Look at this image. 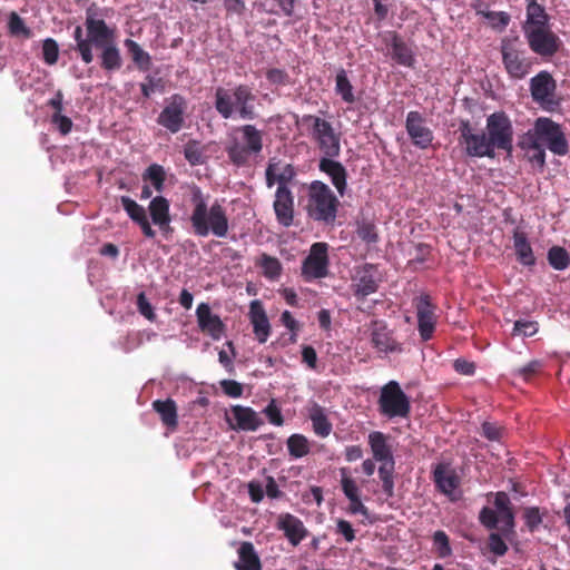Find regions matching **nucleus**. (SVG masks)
Here are the masks:
<instances>
[{"instance_id":"obj_24","label":"nucleus","mask_w":570,"mask_h":570,"mask_svg":"<svg viewBox=\"0 0 570 570\" xmlns=\"http://www.w3.org/2000/svg\"><path fill=\"white\" fill-rule=\"evenodd\" d=\"M386 46L391 50L392 59L399 65L412 67L415 58L412 49L395 33L389 32L385 36Z\"/></svg>"},{"instance_id":"obj_18","label":"nucleus","mask_w":570,"mask_h":570,"mask_svg":"<svg viewBox=\"0 0 570 570\" xmlns=\"http://www.w3.org/2000/svg\"><path fill=\"white\" fill-rule=\"evenodd\" d=\"M557 82L550 72L543 70L530 79V92L532 99L542 105L554 104Z\"/></svg>"},{"instance_id":"obj_3","label":"nucleus","mask_w":570,"mask_h":570,"mask_svg":"<svg viewBox=\"0 0 570 570\" xmlns=\"http://www.w3.org/2000/svg\"><path fill=\"white\" fill-rule=\"evenodd\" d=\"M85 26L86 37H83L82 28L77 26L73 31V39L82 61L90 63L94 60L92 47L99 49L115 41V32L102 19L94 18L90 14L87 16Z\"/></svg>"},{"instance_id":"obj_31","label":"nucleus","mask_w":570,"mask_h":570,"mask_svg":"<svg viewBox=\"0 0 570 570\" xmlns=\"http://www.w3.org/2000/svg\"><path fill=\"white\" fill-rule=\"evenodd\" d=\"M513 247L518 261L524 266H533L535 264V257L528 240L527 235L523 232L515 230L513 234Z\"/></svg>"},{"instance_id":"obj_14","label":"nucleus","mask_w":570,"mask_h":570,"mask_svg":"<svg viewBox=\"0 0 570 570\" xmlns=\"http://www.w3.org/2000/svg\"><path fill=\"white\" fill-rule=\"evenodd\" d=\"M405 130L411 142L420 148H429L434 139L432 129L426 124V118L420 111H409L405 119Z\"/></svg>"},{"instance_id":"obj_11","label":"nucleus","mask_w":570,"mask_h":570,"mask_svg":"<svg viewBox=\"0 0 570 570\" xmlns=\"http://www.w3.org/2000/svg\"><path fill=\"white\" fill-rule=\"evenodd\" d=\"M524 36L530 49L541 57H552L562 43L560 38L546 26H525Z\"/></svg>"},{"instance_id":"obj_29","label":"nucleus","mask_w":570,"mask_h":570,"mask_svg":"<svg viewBox=\"0 0 570 570\" xmlns=\"http://www.w3.org/2000/svg\"><path fill=\"white\" fill-rule=\"evenodd\" d=\"M233 413L237 426L240 430L256 431L263 424V420L261 419L258 413L250 407L236 405L233 409Z\"/></svg>"},{"instance_id":"obj_8","label":"nucleus","mask_w":570,"mask_h":570,"mask_svg":"<svg viewBox=\"0 0 570 570\" xmlns=\"http://www.w3.org/2000/svg\"><path fill=\"white\" fill-rule=\"evenodd\" d=\"M301 121L311 127V136L324 156L337 157L340 155V136L327 120L314 115H304Z\"/></svg>"},{"instance_id":"obj_23","label":"nucleus","mask_w":570,"mask_h":570,"mask_svg":"<svg viewBox=\"0 0 570 570\" xmlns=\"http://www.w3.org/2000/svg\"><path fill=\"white\" fill-rule=\"evenodd\" d=\"M120 202L130 219L140 227L142 234L147 238H154L156 236V232L151 227V223L148 219L145 207L128 196H121Z\"/></svg>"},{"instance_id":"obj_15","label":"nucleus","mask_w":570,"mask_h":570,"mask_svg":"<svg viewBox=\"0 0 570 570\" xmlns=\"http://www.w3.org/2000/svg\"><path fill=\"white\" fill-rule=\"evenodd\" d=\"M187 102L180 95H173L158 116L157 122L171 134L178 132L184 125Z\"/></svg>"},{"instance_id":"obj_7","label":"nucleus","mask_w":570,"mask_h":570,"mask_svg":"<svg viewBox=\"0 0 570 570\" xmlns=\"http://www.w3.org/2000/svg\"><path fill=\"white\" fill-rule=\"evenodd\" d=\"M502 63L510 78L521 80L532 68V58L527 55L518 39H504L501 43Z\"/></svg>"},{"instance_id":"obj_63","label":"nucleus","mask_w":570,"mask_h":570,"mask_svg":"<svg viewBox=\"0 0 570 570\" xmlns=\"http://www.w3.org/2000/svg\"><path fill=\"white\" fill-rule=\"evenodd\" d=\"M454 370L463 375H472L475 371V365L472 362H469L463 358H458L453 363Z\"/></svg>"},{"instance_id":"obj_30","label":"nucleus","mask_w":570,"mask_h":570,"mask_svg":"<svg viewBox=\"0 0 570 570\" xmlns=\"http://www.w3.org/2000/svg\"><path fill=\"white\" fill-rule=\"evenodd\" d=\"M434 482L438 489L445 495H451L458 488L459 480L453 471L443 464H438L433 471Z\"/></svg>"},{"instance_id":"obj_55","label":"nucleus","mask_w":570,"mask_h":570,"mask_svg":"<svg viewBox=\"0 0 570 570\" xmlns=\"http://www.w3.org/2000/svg\"><path fill=\"white\" fill-rule=\"evenodd\" d=\"M264 413L267 416L268 421L276 425L281 426L284 423L283 415L281 413V410L275 403V400H272L269 404L264 409Z\"/></svg>"},{"instance_id":"obj_54","label":"nucleus","mask_w":570,"mask_h":570,"mask_svg":"<svg viewBox=\"0 0 570 570\" xmlns=\"http://www.w3.org/2000/svg\"><path fill=\"white\" fill-rule=\"evenodd\" d=\"M137 308L138 312L145 316L148 321H154L156 318V314L154 312V307L147 299L144 292L137 295Z\"/></svg>"},{"instance_id":"obj_16","label":"nucleus","mask_w":570,"mask_h":570,"mask_svg":"<svg viewBox=\"0 0 570 570\" xmlns=\"http://www.w3.org/2000/svg\"><path fill=\"white\" fill-rule=\"evenodd\" d=\"M413 303L416 308L420 336L423 341H429L432 338L435 330V306L431 303L429 295H420L414 298Z\"/></svg>"},{"instance_id":"obj_17","label":"nucleus","mask_w":570,"mask_h":570,"mask_svg":"<svg viewBox=\"0 0 570 570\" xmlns=\"http://www.w3.org/2000/svg\"><path fill=\"white\" fill-rule=\"evenodd\" d=\"M352 287L358 298L375 293L379 288L377 268L372 264L358 266L352 277Z\"/></svg>"},{"instance_id":"obj_21","label":"nucleus","mask_w":570,"mask_h":570,"mask_svg":"<svg viewBox=\"0 0 570 570\" xmlns=\"http://www.w3.org/2000/svg\"><path fill=\"white\" fill-rule=\"evenodd\" d=\"M335 157L323 156L320 160L318 168L326 174L331 183L336 188L340 196H344L347 189V171L345 167L334 160Z\"/></svg>"},{"instance_id":"obj_12","label":"nucleus","mask_w":570,"mask_h":570,"mask_svg":"<svg viewBox=\"0 0 570 570\" xmlns=\"http://www.w3.org/2000/svg\"><path fill=\"white\" fill-rule=\"evenodd\" d=\"M459 131L460 144L464 146L468 156L476 158H493L495 156V149L491 146L484 131L474 132L469 121H462Z\"/></svg>"},{"instance_id":"obj_38","label":"nucleus","mask_w":570,"mask_h":570,"mask_svg":"<svg viewBox=\"0 0 570 570\" xmlns=\"http://www.w3.org/2000/svg\"><path fill=\"white\" fill-rule=\"evenodd\" d=\"M287 449L291 456L299 459L309 453V443L304 435L293 434L287 440Z\"/></svg>"},{"instance_id":"obj_34","label":"nucleus","mask_w":570,"mask_h":570,"mask_svg":"<svg viewBox=\"0 0 570 570\" xmlns=\"http://www.w3.org/2000/svg\"><path fill=\"white\" fill-rule=\"evenodd\" d=\"M308 417L312 421L314 432L322 438L330 435L332 424L330 423L324 409L318 404H313L309 409Z\"/></svg>"},{"instance_id":"obj_35","label":"nucleus","mask_w":570,"mask_h":570,"mask_svg":"<svg viewBox=\"0 0 570 570\" xmlns=\"http://www.w3.org/2000/svg\"><path fill=\"white\" fill-rule=\"evenodd\" d=\"M154 410L160 415V419L168 428H176L177 420V407L175 401L167 399L165 401L157 400L153 403Z\"/></svg>"},{"instance_id":"obj_51","label":"nucleus","mask_w":570,"mask_h":570,"mask_svg":"<svg viewBox=\"0 0 570 570\" xmlns=\"http://www.w3.org/2000/svg\"><path fill=\"white\" fill-rule=\"evenodd\" d=\"M226 346L230 350L232 354L229 355L226 351L220 350L218 352V361L229 374H233L235 371L234 362H233L234 357H235V350H234L233 342H230V341L226 342Z\"/></svg>"},{"instance_id":"obj_27","label":"nucleus","mask_w":570,"mask_h":570,"mask_svg":"<svg viewBox=\"0 0 570 570\" xmlns=\"http://www.w3.org/2000/svg\"><path fill=\"white\" fill-rule=\"evenodd\" d=\"M368 444L375 461L383 463L394 462L392 449L387 443V436L374 431L368 434Z\"/></svg>"},{"instance_id":"obj_5","label":"nucleus","mask_w":570,"mask_h":570,"mask_svg":"<svg viewBox=\"0 0 570 570\" xmlns=\"http://www.w3.org/2000/svg\"><path fill=\"white\" fill-rule=\"evenodd\" d=\"M263 150V132L254 125H243L229 136L226 151L229 160L240 167L245 166L252 155Z\"/></svg>"},{"instance_id":"obj_57","label":"nucleus","mask_w":570,"mask_h":570,"mask_svg":"<svg viewBox=\"0 0 570 570\" xmlns=\"http://www.w3.org/2000/svg\"><path fill=\"white\" fill-rule=\"evenodd\" d=\"M489 548L495 556H503L508 551V546L498 533H491L489 538Z\"/></svg>"},{"instance_id":"obj_56","label":"nucleus","mask_w":570,"mask_h":570,"mask_svg":"<svg viewBox=\"0 0 570 570\" xmlns=\"http://www.w3.org/2000/svg\"><path fill=\"white\" fill-rule=\"evenodd\" d=\"M296 171L289 164L284 165L282 168L278 166L277 169V187H287V184L294 179Z\"/></svg>"},{"instance_id":"obj_36","label":"nucleus","mask_w":570,"mask_h":570,"mask_svg":"<svg viewBox=\"0 0 570 570\" xmlns=\"http://www.w3.org/2000/svg\"><path fill=\"white\" fill-rule=\"evenodd\" d=\"M335 92L342 98V100L346 104H354L356 101L354 95V88L347 78V73L344 69L337 71L335 77Z\"/></svg>"},{"instance_id":"obj_45","label":"nucleus","mask_w":570,"mask_h":570,"mask_svg":"<svg viewBox=\"0 0 570 570\" xmlns=\"http://www.w3.org/2000/svg\"><path fill=\"white\" fill-rule=\"evenodd\" d=\"M525 142V134L520 138L519 146L521 149L525 151H532V155L529 156L531 163L537 164L539 167H544L546 165V151L544 147H542L539 142L537 146H528Z\"/></svg>"},{"instance_id":"obj_62","label":"nucleus","mask_w":570,"mask_h":570,"mask_svg":"<svg viewBox=\"0 0 570 570\" xmlns=\"http://www.w3.org/2000/svg\"><path fill=\"white\" fill-rule=\"evenodd\" d=\"M482 433L488 440L498 441L501 436V429L491 422H484L482 424Z\"/></svg>"},{"instance_id":"obj_26","label":"nucleus","mask_w":570,"mask_h":570,"mask_svg":"<svg viewBox=\"0 0 570 570\" xmlns=\"http://www.w3.org/2000/svg\"><path fill=\"white\" fill-rule=\"evenodd\" d=\"M253 332L259 343H265L269 336L271 325L259 301H253L249 308Z\"/></svg>"},{"instance_id":"obj_42","label":"nucleus","mask_w":570,"mask_h":570,"mask_svg":"<svg viewBox=\"0 0 570 570\" xmlns=\"http://www.w3.org/2000/svg\"><path fill=\"white\" fill-rule=\"evenodd\" d=\"M395 462L383 463L379 468V476L382 481V488L384 493L387 497H393L394 494V481H393V471H394Z\"/></svg>"},{"instance_id":"obj_60","label":"nucleus","mask_w":570,"mask_h":570,"mask_svg":"<svg viewBox=\"0 0 570 570\" xmlns=\"http://www.w3.org/2000/svg\"><path fill=\"white\" fill-rule=\"evenodd\" d=\"M542 367V362L539 360H533L529 362L527 365L517 370V374L523 377L524 380H529L532 375L539 372Z\"/></svg>"},{"instance_id":"obj_1","label":"nucleus","mask_w":570,"mask_h":570,"mask_svg":"<svg viewBox=\"0 0 570 570\" xmlns=\"http://www.w3.org/2000/svg\"><path fill=\"white\" fill-rule=\"evenodd\" d=\"M191 203L190 224L196 236L207 237L210 234L218 238L227 236L228 217L226 209L217 200L208 206L200 188L195 187L191 194Z\"/></svg>"},{"instance_id":"obj_61","label":"nucleus","mask_w":570,"mask_h":570,"mask_svg":"<svg viewBox=\"0 0 570 570\" xmlns=\"http://www.w3.org/2000/svg\"><path fill=\"white\" fill-rule=\"evenodd\" d=\"M264 485L257 481H250L248 483V494L254 503H259L264 498Z\"/></svg>"},{"instance_id":"obj_32","label":"nucleus","mask_w":570,"mask_h":570,"mask_svg":"<svg viewBox=\"0 0 570 570\" xmlns=\"http://www.w3.org/2000/svg\"><path fill=\"white\" fill-rule=\"evenodd\" d=\"M99 49L101 50L100 65L106 71L111 72L121 68L122 59L120 56V50L116 46L115 41Z\"/></svg>"},{"instance_id":"obj_20","label":"nucleus","mask_w":570,"mask_h":570,"mask_svg":"<svg viewBox=\"0 0 570 570\" xmlns=\"http://www.w3.org/2000/svg\"><path fill=\"white\" fill-rule=\"evenodd\" d=\"M273 207L281 225L288 227L293 224L294 197L288 187H277Z\"/></svg>"},{"instance_id":"obj_52","label":"nucleus","mask_w":570,"mask_h":570,"mask_svg":"<svg viewBox=\"0 0 570 570\" xmlns=\"http://www.w3.org/2000/svg\"><path fill=\"white\" fill-rule=\"evenodd\" d=\"M524 521L530 531H534L542 522L540 510L535 507L527 508L524 510Z\"/></svg>"},{"instance_id":"obj_41","label":"nucleus","mask_w":570,"mask_h":570,"mask_svg":"<svg viewBox=\"0 0 570 570\" xmlns=\"http://www.w3.org/2000/svg\"><path fill=\"white\" fill-rule=\"evenodd\" d=\"M259 265L263 269V275L268 279H277L282 273L281 262L273 256L263 254L261 257Z\"/></svg>"},{"instance_id":"obj_28","label":"nucleus","mask_w":570,"mask_h":570,"mask_svg":"<svg viewBox=\"0 0 570 570\" xmlns=\"http://www.w3.org/2000/svg\"><path fill=\"white\" fill-rule=\"evenodd\" d=\"M371 341L379 352L392 353L400 351L399 344L394 341L387 328L382 324H374L371 333Z\"/></svg>"},{"instance_id":"obj_37","label":"nucleus","mask_w":570,"mask_h":570,"mask_svg":"<svg viewBox=\"0 0 570 570\" xmlns=\"http://www.w3.org/2000/svg\"><path fill=\"white\" fill-rule=\"evenodd\" d=\"M142 180L149 183L156 191L161 193L165 181V171L160 165H150L142 174Z\"/></svg>"},{"instance_id":"obj_33","label":"nucleus","mask_w":570,"mask_h":570,"mask_svg":"<svg viewBox=\"0 0 570 570\" xmlns=\"http://www.w3.org/2000/svg\"><path fill=\"white\" fill-rule=\"evenodd\" d=\"M238 556L239 560L235 563L237 570H261L259 558L252 543H242Z\"/></svg>"},{"instance_id":"obj_4","label":"nucleus","mask_w":570,"mask_h":570,"mask_svg":"<svg viewBox=\"0 0 570 570\" xmlns=\"http://www.w3.org/2000/svg\"><path fill=\"white\" fill-rule=\"evenodd\" d=\"M306 213L309 218L326 225L334 224L340 205L333 190L321 180H313L307 187Z\"/></svg>"},{"instance_id":"obj_64","label":"nucleus","mask_w":570,"mask_h":570,"mask_svg":"<svg viewBox=\"0 0 570 570\" xmlns=\"http://www.w3.org/2000/svg\"><path fill=\"white\" fill-rule=\"evenodd\" d=\"M337 532L342 534L347 542H352L355 539L354 529L346 520L337 521Z\"/></svg>"},{"instance_id":"obj_47","label":"nucleus","mask_w":570,"mask_h":570,"mask_svg":"<svg viewBox=\"0 0 570 570\" xmlns=\"http://www.w3.org/2000/svg\"><path fill=\"white\" fill-rule=\"evenodd\" d=\"M184 155L191 166L205 163V155L197 141H189L184 148Z\"/></svg>"},{"instance_id":"obj_13","label":"nucleus","mask_w":570,"mask_h":570,"mask_svg":"<svg viewBox=\"0 0 570 570\" xmlns=\"http://www.w3.org/2000/svg\"><path fill=\"white\" fill-rule=\"evenodd\" d=\"M328 245L323 242L314 243L309 254L303 262L302 274L306 281L324 278L328 274Z\"/></svg>"},{"instance_id":"obj_58","label":"nucleus","mask_w":570,"mask_h":570,"mask_svg":"<svg viewBox=\"0 0 570 570\" xmlns=\"http://www.w3.org/2000/svg\"><path fill=\"white\" fill-rule=\"evenodd\" d=\"M220 387L230 397H239L243 394V385L234 380L220 381Z\"/></svg>"},{"instance_id":"obj_53","label":"nucleus","mask_w":570,"mask_h":570,"mask_svg":"<svg viewBox=\"0 0 570 570\" xmlns=\"http://www.w3.org/2000/svg\"><path fill=\"white\" fill-rule=\"evenodd\" d=\"M341 483H342V490L348 500L360 497V489H358L356 482L353 479L345 475L344 469L342 470Z\"/></svg>"},{"instance_id":"obj_46","label":"nucleus","mask_w":570,"mask_h":570,"mask_svg":"<svg viewBox=\"0 0 570 570\" xmlns=\"http://www.w3.org/2000/svg\"><path fill=\"white\" fill-rule=\"evenodd\" d=\"M8 28H9V32L12 36H17V37L21 36L27 39L31 38V36H32L30 28H28L26 26L24 21L16 12L10 13L9 21H8Z\"/></svg>"},{"instance_id":"obj_50","label":"nucleus","mask_w":570,"mask_h":570,"mask_svg":"<svg viewBox=\"0 0 570 570\" xmlns=\"http://www.w3.org/2000/svg\"><path fill=\"white\" fill-rule=\"evenodd\" d=\"M51 124L59 130L63 136L68 135L72 129V120L65 116L62 112H53L51 115Z\"/></svg>"},{"instance_id":"obj_10","label":"nucleus","mask_w":570,"mask_h":570,"mask_svg":"<svg viewBox=\"0 0 570 570\" xmlns=\"http://www.w3.org/2000/svg\"><path fill=\"white\" fill-rule=\"evenodd\" d=\"M487 135L494 149L510 153L513 142V127L504 112H493L487 118Z\"/></svg>"},{"instance_id":"obj_9","label":"nucleus","mask_w":570,"mask_h":570,"mask_svg":"<svg viewBox=\"0 0 570 570\" xmlns=\"http://www.w3.org/2000/svg\"><path fill=\"white\" fill-rule=\"evenodd\" d=\"M379 405L381 413L390 419L406 417L411 410L410 399L396 381H390L382 387Z\"/></svg>"},{"instance_id":"obj_48","label":"nucleus","mask_w":570,"mask_h":570,"mask_svg":"<svg viewBox=\"0 0 570 570\" xmlns=\"http://www.w3.org/2000/svg\"><path fill=\"white\" fill-rule=\"evenodd\" d=\"M433 543L440 558H446L452 554L449 537L444 531L439 530L434 532Z\"/></svg>"},{"instance_id":"obj_44","label":"nucleus","mask_w":570,"mask_h":570,"mask_svg":"<svg viewBox=\"0 0 570 570\" xmlns=\"http://www.w3.org/2000/svg\"><path fill=\"white\" fill-rule=\"evenodd\" d=\"M527 26H546L547 14L544 13V9L535 2V0H530L527 8Z\"/></svg>"},{"instance_id":"obj_19","label":"nucleus","mask_w":570,"mask_h":570,"mask_svg":"<svg viewBox=\"0 0 570 570\" xmlns=\"http://www.w3.org/2000/svg\"><path fill=\"white\" fill-rule=\"evenodd\" d=\"M198 327L208 334L214 341H219L225 335L226 326L217 314H214L206 303H200L196 308Z\"/></svg>"},{"instance_id":"obj_2","label":"nucleus","mask_w":570,"mask_h":570,"mask_svg":"<svg viewBox=\"0 0 570 570\" xmlns=\"http://www.w3.org/2000/svg\"><path fill=\"white\" fill-rule=\"evenodd\" d=\"M256 96L247 85H237L232 89L218 87L215 91V108L224 119L237 117L242 120H254Z\"/></svg>"},{"instance_id":"obj_25","label":"nucleus","mask_w":570,"mask_h":570,"mask_svg":"<svg viewBox=\"0 0 570 570\" xmlns=\"http://www.w3.org/2000/svg\"><path fill=\"white\" fill-rule=\"evenodd\" d=\"M277 525L293 546H297L307 534L303 522L289 513L281 514L278 517Z\"/></svg>"},{"instance_id":"obj_39","label":"nucleus","mask_w":570,"mask_h":570,"mask_svg":"<svg viewBox=\"0 0 570 570\" xmlns=\"http://www.w3.org/2000/svg\"><path fill=\"white\" fill-rule=\"evenodd\" d=\"M125 47L127 48L128 52L131 55L134 62L140 69H148V67L150 65V56L148 52H146L136 41H134L131 39L125 40Z\"/></svg>"},{"instance_id":"obj_43","label":"nucleus","mask_w":570,"mask_h":570,"mask_svg":"<svg viewBox=\"0 0 570 570\" xmlns=\"http://www.w3.org/2000/svg\"><path fill=\"white\" fill-rule=\"evenodd\" d=\"M539 330L538 323L531 320H517L513 323L512 336L515 337H531L537 334Z\"/></svg>"},{"instance_id":"obj_6","label":"nucleus","mask_w":570,"mask_h":570,"mask_svg":"<svg viewBox=\"0 0 570 570\" xmlns=\"http://www.w3.org/2000/svg\"><path fill=\"white\" fill-rule=\"evenodd\" d=\"M539 142L557 156H564L569 151V145L561 126L550 118L540 117L533 128L525 132V145L537 146Z\"/></svg>"},{"instance_id":"obj_49","label":"nucleus","mask_w":570,"mask_h":570,"mask_svg":"<svg viewBox=\"0 0 570 570\" xmlns=\"http://www.w3.org/2000/svg\"><path fill=\"white\" fill-rule=\"evenodd\" d=\"M43 60L48 65H55L59 57L58 43L52 38H47L42 43Z\"/></svg>"},{"instance_id":"obj_22","label":"nucleus","mask_w":570,"mask_h":570,"mask_svg":"<svg viewBox=\"0 0 570 570\" xmlns=\"http://www.w3.org/2000/svg\"><path fill=\"white\" fill-rule=\"evenodd\" d=\"M169 208V200L163 196L153 197L148 205V213L153 224L157 226L164 234H167L171 230V217Z\"/></svg>"},{"instance_id":"obj_40","label":"nucleus","mask_w":570,"mask_h":570,"mask_svg":"<svg viewBox=\"0 0 570 570\" xmlns=\"http://www.w3.org/2000/svg\"><path fill=\"white\" fill-rule=\"evenodd\" d=\"M548 262L557 271H564L570 264L568 252L560 246H552L548 250Z\"/></svg>"},{"instance_id":"obj_59","label":"nucleus","mask_w":570,"mask_h":570,"mask_svg":"<svg viewBox=\"0 0 570 570\" xmlns=\"http://www.w3.org/2000/svg\"><path fill=\"white\" fill-rule=\"evenodd\" d=\"M267 80L273 85H287L289 82L288 75L282 69H269L266 73Z\"/></svg>"}]
</instances>
